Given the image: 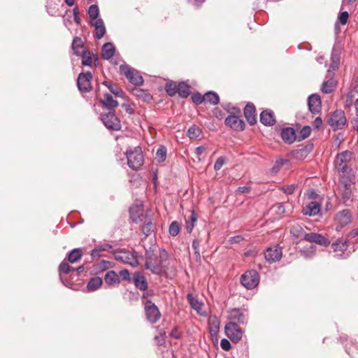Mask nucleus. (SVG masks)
I'll use <instances>...</instances> for the list:
<instances>
[{
    "mask_svg": "<svg viewBox=\"0 0 358 358\" xmlns=\"http://www.w3.org/2000/svg\"><path fill=\"white\" fill-rule=\"evenodd\" d=\"M169 258V254L164 248L159 249V255L155 252V246L150 245L148 248H145V268L150 270L152 273L162 275L164 272L162 264Z\"/></svg>",
    "mask_w": 358,
    "mask_h": 358,
    "instance_id": "f257e3e1",
    "label": "nucleus"
},
{
    "mask_svg": "<svg viewBox=\"0 0 358 358\" xmlns=\"http://www.w3.org/2000/svg\"><path fill=\"white\" fill-rule=\"evenodd\" d=\"M113 256L115 260L134 267L139 265L138 259L143 258L142 255H138V252L134 250L131 251L122 249L117 250L113 252Z\"/></svg>",
    "mask_w": 358,
    "mask_h": 358,
    "instance_id": "f03ea898",
    "label": "nucleus"
},
{
    "mask_svg": "<svg viewBox=\"0 0 358 358\" xmlns=\"http://www.w3.org/2000/svg\"><path fill=\"white\" fill-rule=\"evenodd\" d=\"M126 157L129 167L133 170H138L143 164L144 158L141 148L139 146L127 150Z\"/></svg>",
    "mask_w": 358,
    "mask_h": 358,
    "instance_id": "7ed1b4c3",
    "label": "nucleus"
},
{
    "mask_svg": "<svg viewBox=\"0 0 358 358\" xmlns=\"http://www.w3.org/2000/svg\"><path fill=\"white\" fill-rule=\"evenodd\" d=\"M99 118L108 129L110 131L121 130V122L120 119L117 117L115 110L101 113Z\"/></svg>",
    "mask_w": 358,
    "mask_h": 358,
    "instance_id": "20e7f679",
    "label": "nucleus"
},
{
    "mask_svg": "<svg viewBox=\"0 0 358 358\" xmlns=\"http://www.w3.org/2000/svg\"><path fill=\"white\" fill-rule=\"evenodd\" d=\"M259 279V273L255 269H251L241 275L240 282L245 288L250 290L257 287Z\"/></svg>",
    "mask_w": 358,
    "mask_h": 358,
    "instance_id": "39448f33",
    "label": "nucleus"
},
{
    "mask_svg": "<svg viewBox=\"0 0 358 358\" xmlns=\"http://www.w3.org/2000/svg\"><path fill=\"white\" fill-rule=\"evenodd\" d=\"M146 320L152 324L157 323L161 317L158 307L150 299L143 301Z\"/></svg>",
    "mask_w": 358,
    "mask_h": 358,
    "instance_id": "423d86ee",
    "label": "nucleus"
},
{
    "mask_svg": "<svg viewBox=\"0 0 358 358\" xmlns=\"http://www.w3.org/2000/svg\"><path fill=\"white\" fill-rule=\"evenodd\" d=\"M120 73L125 76L129 81L134 85L141 86L143 84V78L139 72L127 64L120 66Z\"/></svg>",
    "mask_w": 358,
    "mask_h": 358,
    "instance_id": "0eeeda50",
    "label": "nucleus"
},
{
    "mask_svg": "<svg viewBox=\"0 0 358 358\" xmlns=\"http://www.w3.org/2000/svg\"><path fill=\"white\" fill-rule=\"evenodd\" d=\"M328 123L334 131L343 129L347 123L345 112L341 109L336 110L331 113Z\"/></svg>",
    "mask_w": 358,
    "mask_h": 358,
    "instance_id": "6e6552de",
    "label": "nucleus"
},
{
    "mask_svg": "<svg viewBox=\"0 0 358 358\" xmlns=\"http://www.w3.org/2000/svg\"><path fill=\"white\" fill-rule=\"evenodd\" d=\"M241 117V114L229 115L225 118L224 124L234 131H242L245 128V124Z\"/></svg>",
    "mask_w": 358,
    "mask_h": 358,
    "instance_id": "1a4fd4ad",
    "label": "nucleus"
},
{
    "mask_svg": "<svg viewBox=\"0 0 358 358\" xmlns=\"http://www.w3.org/2000/svg\"><path fill=\"white\" fill-rule=\"evenodd\" d=\"M224 331L227 336L234 343L239 341L243 336V331L234 322L226 324Z\"/></svg>",
    "mask_w": 358,
    "mask_h": 358,
    "instance_id": "9d476101",
    "label": "nucleus"
},
{
    "mask_svg": "<svg viewBox=\"0 0 358 358\" xmlns=\"http://www.w3.org/2000/svg\"><path fill=\"white\" fill-rule=\"evenodd\" d=\"M92 74L90 71L80 73L77 79V86L81 93L89 92L92 89L91 80Z\"/></svg>",
    "mask_w": 358,
    "mask_h": 358,
    "instance_id": "9b49d317",
    "label": "nucleus"
},
{
    "mask_svg": "<svg viewBox=\"0 0 358 358\" xmlns=\"http://www.w3.org/2000/svg\"><path fill=\"white\" fill-rule=\"evenodd\" d=\"M336 230L341 231L342 228L352 222V215L350 210L344 209L336 213L335 218Z\"/></svg>",
    "mask_w": 358,
    "mask_h": 358,
    "instance_id": "f8f14e48",
    "label": "nucleus"
},
{
    "mask_svg": "<svg viewBox=\"0 0 358 358\" xmlns=\"http://www.w3.org/2000/svg\"><path fill=\"white\" fill-rule=\"evenodd\" d=\"M282 248L278 245L268 247L264 250V258L269 264L280 261L282 258Z\"/></svg>",
    "mask_w": 358,
    "mask_h": 358,
    "instance_id": "ddd939ff",
    "label": "nucleus"
},
{
    "mask_svg": "<svg viewBox=\"0 0 358 358\" xmlns=\"http://www.w3.org/2000/svg\"><path fill=\"white\" fill-rule=\"evenodd\" d=\"M352 158V152L350 151H343L338 153L334 160L335 169L337 170H343L345 167L350 166L349 163Z\"/></svg>",
    "mask_w": 358,
    "mask_h": 358,
    "instance_id": "4468645a",
    "label": "nucleus"
},
{
    "mask_svg": "<svg viewBox=\"0 0 358 358\" xmlns=\"http://www.w3.org/2000/svg\"><path fill=\"white\" fill-rule=\"evenodd\" d=\"M353 183L340 182L338 186V194L343 203L347 204L349 201H352V192L351 186Z\"/></svg>",
    "mask_w": 358,
    "mask_h": 358,
    "instance_id": "2eb2a0df",
    "label": "nucleus"
},
{
    "mask_svg": "<svg viewBox=\"0 0 358 358\" xmlns=\"http://www.w3.org/2000/svg\"><path fill=\"white\" fill-rule=\"evenodd\" d=\"M313 143L308 142L306 145L302 146L301 148L292 150L290 152V155L294 159L303 160L313 150Z\"/></svg>",
    "mask_w": 358,
    "mask_h": 358,
    "instance_id": "dca6fc26",
    "label": "nucleus"
},
{
    "mask_svg": "<svg viewBox=\"0 0 358 358\" xmlns=\"http://www.w3.org/2000/svg\"><path fill=\"white\" fill-rule=\"evenodd\" d=\"M229 318L240 324H246L248 322V311L243 308H233L229 312Z\"/></svg>",
    "mask_w": 358,
    "mask_h": 358,
    "instance_id": "f3484780",
    "label": "nucleus"
},
{
    "mask_svg": "<svg viewBox=\"0 0 358 358\" xmlns=\"http://www.w3.org/2000/svg\"><path fill=\"white\" fill-rule=\"evenodd\" d=\"M308 106L310 112L314 115L321 111L322 103L320 95L312 94L308 98Z\"/></svg>",
    "mask_w": 358,
    "mask_h": 358,
    "instance_id": "a211bd4d",
    "label": "nucleus"
},
{
    "mask_svg": "<svg viewBox=\"0 0 358 358\" xmlns=\"http://www.w3.org/2000/svg\"><path fill=\"white\" fill-rule=\"evenodd\" d=\"M243 113L244 117L249 124L254 125L257 123L256 108L252 103L248 102L245 105L243 110Z\"/></svg>",
    "mask_w": 358,
    "mask_h": 358,
    "instance_id": "6ab92c4d",
    "label": "nucleus"
},
{
    "mask_svg": "<svg viewBox=\"0 0 358 358\" xmlns=\"http://www.w3.org/2000/svg\"><path fill=\"white\" fill-rule=\"evenodd\" d=\"M280 136L287 144H292L296 141V133L293 127H287L280 129Z\"/></svg>",
    "mask_w": 358,
    "mask_h": 358,
    "instance_id": "aec40b11",
    "label": "nucleus"
},
{
    "mask_svg": "<svg viewBox=\"0 0 358 358\" xmlns=\"http://www.w3.org/2000/svg\"><path fill=\"white\" fill-rule=\"evenodd\" d=\"M340 174L339 182L354 183L355 173L350 166L345 167L343 170H337Z\"/></svg>",
    "mask_w": 358,
    "mask_h": 358,
    "instance_id": "412c9836",
    "label": "nucleus"
},
{
    "mask_svg": "<svg viewBox=\"0 0 358 358\" xmlns=\"http://www.w3.org/2000/svg\"><path fill=\"white\" fill-rule=\"evenodd\" d=\"M341 50H342L341 45L338 43H336L334 45V47L331 50V67L334 70L337 69L340 64Z\"/></svg>",
    "mask_w": 358,
    "mask_h": 358,
    "instance_id": "4be33fe9",
    "label": "nucleus"
},
{
    "mask_svg": "<svg viewBox=\"0 0 358 358\" xmlns=\"http://www.w3.org/2000/svg\"><path fill=\"white\" fill-rule=\"evenodd\" d=\"M260 122L267 127L274 125L276 122L274 113L269 109L263 110L260 114Z\"/></svg>",
    "mask_w": 358,
    "mask_h": 358,
    "instance_id": "5701e85b",
    "label": "nucleus"
},
{
    "mask_svg": "<svg viewBox=\"0 0 358 358\" xmlns=\"http://www.w3.org/2000/svg\"><path fill=\"white\" fill-rule=\"evenodd\" d=\"M132 281L136 288L143 291L147 290L148 286L147 280L141 272L136 271L133 274Z\"/></svg>",
    "mask_w": 358,
    "mask_h": 358,
    "instance_id": "b1692460",
    "label": "nucleus"
},
{
    "mask_svg": "<svg viewBox=\"0 0 358 358\" xmlns=\"http://www.w3.org/2000/svg\"><path fill=\"white\" fill-rule=\"evenodd\" d=\"M100 103L103 108L108 109L109 111L115 110L114 109L118 106V101L109 93L104 94L103 98L100 99Z\"/></svg>",
    "mask_w": 358,
    "mask_h": 358,
    "instance_id": "393cba45",
    "label": "nucleus"
},
{
    "mask_svg": "<svg viewBox=\"0 0 358 358\" xmlns=\"http://www.w3.org/2000/svg\"><path fill=\"white\" fill-rule=\"evenodd\" d=\"M320 204L317 201H310L303 207L302 213L305 215L315 216L320 212Z\"/></svg>",
    "mask_w": 358,
    "mask_h": 358,
    "instance_id": "a878e982",
    "label": "nucleus"
},
{
    "mask_svg": "<svg viewBox=\"0 0 358 358\" xmlns=\"http://www.w3.org/2000/svg\"><path fill=\"white\" fill-rule=\"evenodd\" d=\"M91 25L94 27L95 31L94 37L96 39H101L106 34V27L101 18L97 19L94 22H91Z\"/></svg>",
    "mask_w": 358,
    "mask_h": 358,
    "instance_id": "bb28decb",
    "label": "nucleus"
},
{
    "mask_svg": "<svg viewBox=\"0 0 358 358\" xmlns=\"http://www.w3.org/2000/svg\"><path fill=\"white\" fill-rule=\"evenodd\" d=\"M331 248L334 252H341L343 253L348 248V241L343 238H338L331 243ZM338 258H343V254L337 255Z\"/></svg>",
    "mask_w": 358,
    "mask_h": 358,
    "instance_id": "cd10ccee",
    "label": "nucleus"
},
{
    "mask_svg": "<svg viewBox=\"0 0 358 358\" xmlns=\"http://www.w3.org/2000/svg\"><path fill=\"white\" fill-rule=\"evenodd\" d=\"M115 52V48L110 42L103 44L101 48V57L105 60H109L113 57Z\"/></svg>",
    "mask_w": 358,
    "mask_h": 358,
    "instance_id": "c85d7f7f",
    "label": "nucleus"
},
{
    "mask_svg": "<svg viewBox=\"0 0 358 358\" xmlns=\"http://www.w3.org/2000/svg\"><path fill=\"white\" fill-rule=\"evenodd\" d=\"M105 282L109 285L113 286L118 285L120 282V277L117 273L114 271H108L104 276Z\"/></svg>",
    "mask_w": 358,
    "mask_h": 358,
    "instance_id": "c756f323",
    "label": "nucleus"
},
{
    "mask_svg": "<svg viewBox=\"0 0 358 358\" xmlns=\"http://www.w3.org/2000/svg\"><path fill=\"white\" fill-rule=\"evenodd\" d=\"M177 94L181 98H187L190 94V86L185 81L177 84Z\"/></svg>",
    "mask_w": 358,
    "mask_h": 358,
    "instance_id": "7c9ffc66",
    "label": "nucleus"
},
{
    "mask_svg": "<svg viewBox=\"0 0 358 358\" xmlns=\"http://www.w3.org/2000/svg\"><path fill=\"white\" fill-rule=\"evenodd\" d=\"M71 48L73 51V53L78 56L82 53V51L84 50L85 48H86L84 45V42L83 40L78 37L76 36L72 42Z\"/></svg>",
    "mask_w": 358,
    "mask_h": 358,
    "instance_id": "2f4dec72",
    "label": "nucleus"
},
{
    "mask_svg": "<svg viewBox=\"0 0 358 358\" xmlns=\"http://www.w3.org/2000/svg\"><path fill=\"white\" fill-rule=\"evenodd\" d=\"M103 283V280L100 277H93L92 278L90 281L87 282V292H94L99 289Z\"/></svg>",
    "mask_w": 358,
    "mask_h": 358,
    "instance_id": "473e14b6",
    "label": "nucleus"
},
{
    "mask_svg": "<svg viewBox=\"0 0 358 358\" xmlns=\"http://www.w3.org/2000/svg\"><path fill=\"white\" fill-rule=\"evenodd\" d=\"M204 102L209 103L212 105H217L220 103V96L217 93L214 91H208L204 94Z\"/></svg>",
    "mask_w": 358,
    "mask_h": 358,
    "instance_id": "72a5a7b5",
    "label": "nucleus"
},
{
    "mask_svg": "<svg viewBox=\"0 0 358 358\" xmlns=\"http://www.w3.org/2000/svg\"><path fill=\"white\" fill-rule=\"evenodd\" d=\"M83 256V250L81 248H75L71 250L67 255V261L73 264L78 262Z\"/></svg>",
    "mask_w": 358,
    "mask_h": 358,
    "instance_id": "f704fd0d",
    "label": "nucleus"
},
{
    "mask_svg": "<svg viewBox=\"0 0 358 358\" xmlns=\"http://www.w3.org/2000/svg\"><path fill=\"white\" fill-rule=\"evenodd\" d=\"M103 85L106 86L108 87V89L110 90V92L112 94H113L115 96L122 97V98L124 97V91L122 89L117 87L115 85H113V84L110 83V82L106 81V80L103 82Z\"/></svg>",
    "mask_w": 358,
    "mask_h": 358,
    "instance_id": "c9c22d12",
    "label": "nucleus"
},
{
    "mask_svg": "<svg viewBox=\"0 0 358 358\" xmlns=\"http://www.w3.org/2000/svg\"><path fill=\"white\" fill-rule=\"evenodd\" d=\"M78 57L82 58L81 64L83 66H92V56L87 48H85Z\"/></svg>",
    "mask_w": 358,
    "mask_h": 358,
    "instance_id": "e433bc0d",
    "label": "nucleus"
},
{
    "mask_svg": "<svg viewBox=\"0 0 358 358\" xmlns=\"http://www.w3.org/2000/svg\"><path fill=\"white\" fill-rule=\"evenodd\" d=\"M142 210L141 207L138 206H132L129 208L130 217L133 222L138 223L139 220H141L140 217L142 215L141 213Z\"/></svg>",
    "mask_w": 358,
    "mask_h": 358,
    "instance_id": "4c0bfd02",
    "label": "nucleus"
},
{
    "mask_svg": "<svg viewBox=\"0 0 358 358\" xmlns=\"http://www.w3.org/2000/svg\"><path fill=\"white\" fill-rule=\"evenodd\" d=\"M290 234L294 238L303 239L306 232L301 225L295 224L290 228Z\"/></svg>",
    "mask_w": 358,
    "mask_h": 358,
    "instance_id": "58836bf2",
    "label": "nucleus"
},
{
    "mask_svg": "<svg viewBox=\"0 0 358 358\" xmlns=\"http://www.w3.org/2000/svg\"><path fill=\"white\" fill-rule=\"evenodd\" d=\"M196 220H197V214L196 213V212L192 210L191 211V215L189 218L188 220H187L186 222V230H187V232L190 234L194 226H195V223L196 222Z\"/></svg>",
    "mask_w": 358,
    "mask_h": 358,
    "instance_id": "ea45409f",
    "label": "nucleus"
},
{
    "mask_svg": "<svg viewBox=\"0 0 358 358\" xmlns=\"http://www.w3.org/2000/svg\"><path fill=\"white\" fill-rule=\"evenodd\" d=\"M316 247L313 245L305 247L300 250L301 255L305 259H310L315 255Z\"/></svg>",
    "mask_w": 358,
    "mask_h": 358,
    "instance_id": "a19ab883",
    "label": "nucleus"
},
{
    "mask_svg": "<svg viewBox=\"0 0 358 358\" xmlns=\"http://www.w3.org/2000/svg\"><path fill=\"white\" fill-rule=\"evenodd\" d=\"M187 299L190 306L194 310L199 311L201 308L202 303H200L199 300L193 296L192 294L188 293L187 294Z\"/></svg>",
    "mask_w": 358,
    "mask_h": 358,
    "instance_id": "79ce46f5",
    "label": "nucleus"
},
{
    "mask_svg": "<svg viewBox=\"0 0 358 358\" xmlns=\"http://www.w3.org/2000/svg\"><path fill=\"white\" fill-rule=\"evenodd\" d=\"M155 225L152 223V219L149 218L147 222L142 227V232L146 237L155 232Z\"/></svg>",
    "mask_w": 358,
    "mask_h": 358,
    "instance_id": "37998d69",
    "label": "nucleus"
},
{
    "mask_svg": "<svg viewBox=\"0 0 358 358\" xmlns=\"http://www.w3.org/2000/svg\"><path fill=\"white\" fill-rule=\"evenodd\" d=\"M164 90L169 96H174L177 94V83L173 81L167 82Z\"/></svg>",
    "mask_w": 358,
    "mask_h": 358,
    "instance_id": "c03bdc74",
    "label": "nucleus"
},
{
    "mask_svg": "<svg viewBox=\"0 0 358 358\" xmlns=\"http://www.w3.org/2000/svg\"><path fill=\"white\" fill-rule=\"evenodd\" d=\"M311 133V127L308 125L303 127L299 134H296V141H301L307 138Z\"/></svg>",
    "mask_w": 358,
    "mask_h": 358,
    "instance_id": "a18cd8bd",
    "label": "nucleus"
},
{
    "mask_svg": "<svg viewBox=\"0 0 358 358\" xmlns=\"http://www.w3.org/2000/svg\"><path fill=\"white\" fill-rule=\"evenodd\" d=\"M131 92L134 95L143 99L144 101L150 100L152 98L150 94L146 93L145 90L140 88L134 87L132 89Z\"/></svg>",
    "mask_w": 358,
    "mask_h": 358,
    "instance_id": "49530a36",
    "label": "nucleus"
},
{
    "mask_svg": "<svg viewBox=\"0 0 358 358\" xmlns=\"http://www.w3.org/2000/svg\"><path fill=\"white\" fill-rule=\"evenodd\" d=\"M88 15L91 20V22L96 20L99 15V8L96 4L91 5L88 8Z\"/></svg>",
    "mask_w": 358,
    "mask_h": 358,
    "instance_id": "de8ad7c7",
    "label": "nucleus"
},
{
    "mask_svg": "<svg viewBox=\"0 0 358 358\" xmlns=\"http://www.w3.org/2000/svg\"><path fill=\"white\" fill-rule=\"evenodd\" d=\"M222 107L230 115L241 114V109L237 106H233L231 103H223Z\"/></svg>",
    "mask_w": 358,
    "mask_h": 358,
    "instance_id": "09e8293b",
    "label": "nucleus"
},
{
    "mask_svg": "<svg viewBox=\"0 0 358 358\" xmlns=\"http://www.w3.org/2000/svg\"><path fill=\"white\" fill-rule=\"evenodd\" d=\"M201 244V241L198 238H195L192 241V248L194 249V254L196 257V261L197 262H201V254L199 251V247Z\"/></svg>",
    "mask_w": 358,
    "mask_h": 358,
    "instance_id": "8fccbe9b",
    "label": "nucleus"
},
{
    "mask_svg": "<svg viewBox=\"0 0 358 358\" xmlns=\"http://www.w3.org/2000/svg\"><path fill=\"white\" fill-rule=\"evenodd\" d=\"M180 224L178 221H173L171 223L169 232L171 236H176L180 231Z\"/></svg>",
    "mask_w": 358,
    "mask_h": 358,
    "instance_id": "3c124183",
    "label": "nucleus"
},
{
    "mask_svg": "<svg viewBox=\"0 0 358 358\" xmlns=\"http://www.w3.org/2000/svg\"><path fill=\"white\" fill-rule=\"evenodd\" d=\"M58 271L59 276H63L64 274L66 275L70 273V265L66 262V259H64L58 267Z\"/></svg>",
    "mask_w": 358,
    "mask_h": 358,
    "instance_id": "603ef678",
    "label": "nucleus"
},
{
    "mask_svg": "<svg viewBox=\"0 0 358 358\" xmlns=\"http://www.w3.org/2000/svg\"><path fill=\"white\" fill-rule=\"evenodd\" d=\"M334 80H329L323 83L321 87V90L324 94H329L334 91Z\"/></svg>",
    "mask_w": 358,
    "mask_h": 358,
    "instance_id": "864d4df0",
    "label": "nucleus"
},
{
    "mask_svg": "<svg viewBox=\"0 0 358 358\" xmlns=\"http://www.w3.org/2000/svg\"><path fill=\"white\" fill-rule=\"evenodd\" d=\"M201 134V129L196 125L191 126L187 132V135L189 138H196L199 136Z\"/></svg>",
    "mask_w": 358,
    "mask_h": 358,
    "instance_id": "5fc2aeb1",
    "label": "nucleus"
},
{
    "mask_svg": "<svg viewBox=\"0 0 358 358\" xmlns=\"http://www.w3.org/2000/svg\"><path fill=\"white\" fill-rule=\"evenodd\" d=\"M166 148L164 145H159V147L157 150L156 155L159 159V161L163 162L166 160Z\"/></svg>",
    "mask_w": 358,
    "mask_h": 358,
    "instance_id": "6e6d98bb",
    "label": "nucleus"
},
{
    "mask_svg": "<svg viewBox=\"0 0 358 358\" xmlns=\"http://www.w3.org/2000/svg\"><path fill=\"white\" fill-rule=\"evenodd\" d=\"M315 243L327 247L331 244V241L324 237L322 234H318Z\"/></svg>",
    "mask_w": 358,
    "mask_h": 358,
    "instance_id": "4d7b16f0",
    "label": "nucleus"
},
{
    "mask_svg": "<svg viewBox=\"0 0 358 358\" xmlns=\"http://www.w3.org/2000/svg\"><path fill=\"white\" fill-rule=\"evenodd\" d=\"M154 339L158 345H163L166 341V332L164 330H161L159 334L155 336Z\"/></svg>",
    "mask_w": 358,
    "mask_h": 358,
    "instance_id": "13d9d810",
    "label": "nucleus"
},
{
    "mask_svg": "<svg viewBox=\"0 0 358 358\" xmlns=\"http://www.w3.org/2000/svg\"><path fill=\"white\" fill-rule=\"evenodd\" d=\"M192 101L196 105H199L202 102H204V94L201 95L199 92H195L192 96Z\"/></svg>",
    "mask_w": 358,
    "mask_h": 358,
    "instance_id": "bf43d9fd",
    "label": "nucleus"
},
{
    "mask_svg": "<svg viewBox=\"0 0 358 358\" xmlns=\"http://www.w3.org/2000/svg\"><path fill=\"white\" fill-rule=\"evenodd\" d=\"M119 277H121L123 280L131 282L132 278H131L130 273L128 269H122L119 273Z\"/></svg>",
    "mask_w": 358,
    "mask_h": 358,
    "instance_id": "052dcab7",
    "label": "nucleus"
},
{
    "mask_svg": "<svg viewBox=\"0 0 358 358\" xmlns=\"http://www.w3.org/2000/svg\"><path fill=\"white\" fill-rule=\"evenodd\" d=\"M348 17H349V13L348 11L345 10V11L340 12L338 18L340 23L343 25H345L348 22Z\"/></svg>",
    "mask_w": 358,
    "mask_h": 358,
    "instance_id": "680f3d73",
    "label": "nucleus"
},
{
    "mask_svg": "<svg viewBox=\"0 0 358 358\" xmlns=\"http://www.w3.org/2000/svg\"><path fill=\"white\" fill-rule=\"evenodd\" d=\"M225 162L226 159L224 157L222 156L218 157L214 164V170L219 171L220 169H221V168L225 164Z\"/></svg>",
    "mask_w": 358,
    "mask_h": 358,
    "instance_id": "e2e57ef3",
    "label": "nucleus"
},
{
    "mask_svg": "<svg viewBox=\"0 0 358 358\" xmlns=\"http://www.w3.org/2000/svg\"><path fill=\"white\" fill-rule=\"evenodd\" d=\"M317 234L318 233L314 232L306 233V234H304L303 236V240L308 241L310 243H315Z\"/></svg>",
    "mask_w": 358,
    "mask_h": 358,
    "instance_id": "0e129e2a",
    "label": "nucleus"
},
{
    "mask_svg": "<svg viewBox=\"0 0 358 358\" xmlns=\"http://www.w3.org/2000/svg\"><path fill=\"white\" fill-rule=\"evenodd\" d=\"M296 187V185H290L282 187L281 189L287 194H292L294 192Z\"/></svg>",
    "mask_w": 358,
    "mask_h": 358,
    "instance_id": "69168bd1",
    "label": "nucleus"
},
{
    "mask_svg": "<svg viewBox=\"0 0 358 358\" xmlns=\"http://www.w3.org/2000/svg\"><path fill=\"white\" fill-rule=\"evenodd\" d=\"M220 346H221L222 349H223L224 350H226V351L229 350L231 348V345L230 342L226 338H223L221 340Z\"/></svg>",
    "mask_w": 358,
    "mask_h": 358,
    "instance_id": "338daca9",
    "label": "nucleus"
},
{
    "mask_svg": "<svg viewBox=\"0 0 358 358\" xmlns=\"http://www.w3.org/2000/svg\"><path fill=\"white\" fill-rule=\"evenodd\" d=\"M170 336L176 339H180L181 338V333L179 332V328L176 326L170 333Z\"/></svg>",
    "mask_w": 358,
    "mask_h": 358,
    "instance_id": "774afa93",
    "label": "nucleus"
}]
</instances>
